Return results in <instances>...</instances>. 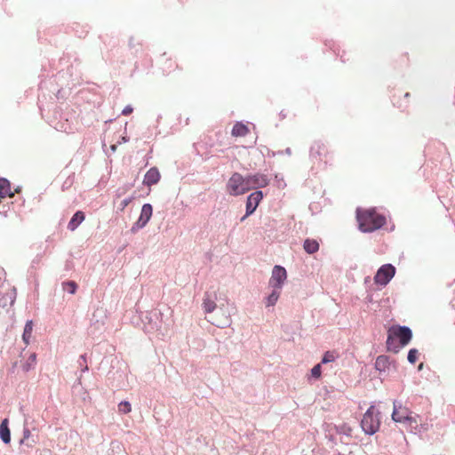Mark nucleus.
<instances>
[{"instance_id": "29", "label": "nucleus", "mask_w": 455, "mask_h": 455, "mask_svg": "<svg viewBox=\"0 0 455 455\" xmlns=\"http://www.w3.org/2000/svg\"><path fill=\"white\" fill-rule=\"evenodd\" d=\"M80 360H82L84 363V367L83 371H88V366L86 364V357H85V355H81Z\"/></svg>"}, {"instance_id": "5", "label": "nucleus", "mask_w": 455, "mask_h": 455, "mask_svg": "<svg viewBox=\"0 0 455 455\" xmlns=\"http://www.w3.org/2000/svg\"><path fill=\"white\" fill-rule=\"evenodd\" d=\"M380 426L379 412L371 405L363 414L361 420V427L363 432L367 435L375 434Z\"/></svg>"}, {"instance_id": "12", "label": "nucleus", "mask_w": 455, "mask_h": 455, "mask_svg": "<svg viewBox=\"0 0 455 455\" xmlns=\"http://www.w3.org/2000/svg\"><path fill=\"white\" fill-rule=\"evenodd\" d=\"M161 174L156 167L150 168L145 174L143 184L147 187L156 185L160 180Z\"/></svg>"}, {"instance_id": "24", "label": "nucleus", "mask_w": 455, "mask_h": 455, "mask_svg": "<svg viewBox=\"0 0 455 455\" xmlns=\"http://www.w3.org/2000/svg\"><path fill=\"white\" fill-rule=\"evenodd\" d=\"M63 288L69 293L74 294L76 291L77 284L74 281H68L63 283Z\"/></svg>"}, {"instance_id": "3", "label": "nucleus", "mask_w": 455, "mask_h": 455, "mask_svg": "<svg viewBox=\"0 0 455 455\" xmlns=\"http://www.w3.org/2000/svg\"><path fill=\"white\" fill-rule=\"evenodd\" d=\"M226 191L229 196H239L250 191L247 176L234 172L226 184Z\"/></svg>"}, {"instance_id": "6", "label": "nucleus", "mask_w": 455, "mask_h": 455, "mask_svg": "<svg viewBox=\"0 0 455 455\" xmlns=\"http://www.w3.org/2000/svg\"><path fill=\"white\" fill-rule=\"evenodd\" d=\"M418 418V416L412 417L411 412L407 408L403 407L401 405H394L392 419L395 422H407L411 429H417Z\"/></svg>"}, {"instance_id": "32", "label": "nucleus", "mask_w": 455, "mask_h": 455, "mask_svg": "<svg viewBox=\"0 0 455 455\" xmlns=\"http://www.w3.org/2000/svg\"><path fill=\"white\" fill-rule=\"evenodd\" d=\"M409 96H410V93H409V92H406V93L404 94V97H409Z\"/></svg>"}, {"instance_id": "26", "label": "nucleus", "mask_w": 455, "mask_h": 455, "mask_svg": "<svg viewBox=\"0 0 455 455\" xmlns=\"http://www.w3.org/2000/svg\"><path fill=\"white\" fill-rule=\"evenodd\" d=\"M418 350L415 349V348H412L409 351L408 353V361L411 363H415L417 359H418Z\"/></svg>"}, {"instance_id": "8", "label": "nucleus", "mask_w": 455, "mask_h": 455, "mask_svg": "<svg viewBox=\"0 0 455 455\" xmlns=\"http://www.w3.org/2000/svg\"><path fill=\"white\" fill-rule=\"evenodd\" d=\"M286 278L287 273L285 268L281 266H275L269 279V285L273 289H281Z\"/></svg>"}, {"instance_id": "14", "label": "nucleus", "mask_w": 455, "mask_h": 455, "mask_svg": "<svg viewBox=\"0 0 455 455\" xmlns=\"http://www.w3.org/2000/svg\"><path fill=\"white\" fill-rule=\"evenodd\" d=\"M85 215L84 212L77 211L68 224V228L71 231H74L77 228V227L84 220Z\"/></svg>"}, {"instance_id": "10", "label": "nucleus", "mask_w": 455, "mask_h": 455, "mask_svg": "<svg viewBox=\"0 0 455 455\" xmlns=\"http://www.w3.org/2000/svg\"><path fill=\"white\" fill-rule=\"evenodd\" d=\"M247 179L250 190L265 188L269 183L267 176L262 173L247 175Z\"/></svg>"}, {"instance_id": "7", "label": "nucleus", "mask_w": 455, "mask_h": 455, "mask_svg": "<svg viewBox=\"0 0 455 455\" xmlns=\"http://www.w3.org/2000/svg\"><path fill=\"white\" fill-rule=\"evenodd\" d=\"M395 274V267L391 264L381 266L374 276L376 284L386 286Z\"/></svg>"}, {"instance_id": "9", "label": "nucleus", "mask_w": 455, "mask_h": 455, "mask_svg": "<svg viewBox=\"0 0 455 455\" xmlns=\"http://www.w3.org/2000/svg\"><path fill=\"white\" fill-rule=\"evenodd\" d=\"M262 198H263L262 191L257 190V191L250 194V196L247 197V201H246V213L242 218V220H241L242 221L244 220L248 216H250L256 211V209H257L259 204L260 203V201L262 200Z\"/></svg>"}, {"instance_id": "15", "label": "nucleus", "mask_w": 455, "mask_h": 455, "mask_svg": "<svg viewBox=\"0 0 455 455\" xmlns=\"http://www.w3.org/2000/svg\"><path fill=\"white\" fill-rule=\"evenodd\" d=\"M6 196L13 197L14 193L11 191V184L9 180L4 178H0V198Z\"/></svg>"}, {"instance_id": "1", "label": "nucleus", "mask_w": 455, "mask_h": 455, "mask_svg": "<svg viewBox=\"0 0 455 455\" xmlns=\"http://www.w3.org/2000/svg\"><path fill=\"white\" fill-rule=\"evenodd\" d=\"M411 338L412 332L409 327L393 325L387 330V347L389 351L398 353L410 343Z\"/></svg>"}, {"instance_id": "16", "label": "nucleus", "mask_w": 455, "mask_h": 455, "mask_svg": "<svg viewBox=\"0 0 455 455\" xmlns=\"http://www.w3.org/2000/svg\"><path fill=\"white\" fill-rule=\"evenodd\" d=\"M0 437L4 443L11 442V433L8 427V419H4L0 424Z\"/></svg>"}, {"instance_id": "33", "label": "nucleus", "mask_w": 455, "mask_h": 455, "mask_svg": "<svg viewBox=\"0 0 455 455\" xmlns=\"http://www.w3.org/2000/svg\"><path fill=\"white\" fill-rule=\"evenodd\" d=\"M122 140L124 141V142L127 141L125 137H123Z\"/></svg>"}, {"instance_id": "4", "label": "nucleus", "mask_w": 455, "mask_h": 455, "mask_svg": "<svg viewBox=\"0 0 455 455\" xmlns=\"http://www.w3.org/2000/svg\"><path fill=\"white\" fill-rule=\"evenodd\" d=\"M309 156L313 164L321 166L322 164H328L331 160L332 154L326 143L317 140L312 144Z\"/></svg>"}, {"instance_id": "25", "label": "nucleus", "mask_w": 455, "mask_h": 455, "mask_svg": "<svg viewBox=\"0 0 455 455\" xmlns=\"http://www.w3.org/2000/svg\"><path fill=\"white\" fill-rule=\"evenodd\" d=\"M311 375L315 379H320L322 375L321 364L315 365L311 370Z\"/></svg>"}, {"instance_id": "20", "label": "nucleus", "mask_w": 455, "mask_h": 455, "mask_svg": "<svg viewBox=\"0 0 455 455\" xmlns=\"http://www.w3.org/2000/svg\"><path fill=\"white\" fill-rule=\"evenodd\" d=\"M203 307L205 313H212L217 307V305L212 299L209 298L208 295H206L204 299Z\"/></svg>"}, {"instance_id": "2", "label": "nucleus", "mask_w": 455, "mask_h": 455, "mask_svg": "<svg viewBox=\"0 0 455 455\" xmlns=\"http://www.w3.org/2000/svg\"><path fill=\"white\" fill-rule=\"evenodd\" d=\"M356 218L363 232H373L386 224V217L375 209L357 210Z\"/></svg>"}, {"instance_id": "23", "label": "nucleus", "mask_w": 455, "mask_h": 455, "mask_svg": "<svg viewBox=\"0 0 455 455\" xmlns=\"http://www.w3.org/2000/svg\"><path fill=\"white\" fill-rule=\"evenodd\" d=\"M118 411L121 413L127 414L132 411V405L129 402L124 401L118 404Z\"/></svg>"}, {"instance_id": "30", "label": "nucleus", "mask_w": 455, "mask_h": 455, "mask_svg": "<svg viewBox=\"0 0 455 455\" xmlns=\"http://www.w3.org/2000/svg\"><path fill=\"white\" fill-rule=\"evenodd\" d=\"M110 148H111V150H112V151H116V148H117V146H116V144H114V145H112Z\"/></svg>"}, {"instance_id": "19", "label": "nucleus", "mask_w": 455, "mask_h": 455, "mask_svg": "<svg viewBox=\"0 0 455 455\" xmlns=\"http://www.w3.org/2000/svg\"><path fill=\"white\" fill-rule=\"evenodd\" d=\"M33 331V322L31 320L28 321L25 324L22 339L24 342L28 345L29 343V339L31 338Z\"/></svg>"}, {"instance_id": "27", "label": "nucleus", "mask_w": 455, "mask_h": 455, "mask_svg": "<svg viewBox=\"0 0 455 455\" xmlns=\"http://www.w3.org/2000/svg\"><path fill=\"white\" fill-rule=\"evenodd\" d=\"M132 201V198H126L124 200L122 201L121 203V210H124Z\"/></svg>"}, {"instance_id": "11", "label": "nucleus", "mask_w": 455, "mask_h": 455, "mask_svg": "<svg viewBox=\"0 0 455 455\" xmlns=\"http://www.w3.org/2000/svg\"><path fill=\"white\" fill-rule=\"evenodd\" d=\"M152 213H153L152 205L150 204H145L141 208V212H140V218L137 220V222L135 223V226L132 227V230L133 231L135 229V228H141L145 227L148 224V222L149 221V220L151 219Z\"/></svg>"}, {"instance_id": "21", "label": "nucleus", "mask_w": 455, "mask_h": 455, "mask_svg": "<svg viewBox=\"0 0 455 455\" xmlns=\"http://www.w3.org/2000/svg\"><path fill=\"white\" fill-rule=\"evenodd\" d=\"M281 289H274L271 294L267 298L266 306H274L279 299Z\"/></svg>"}, {"instance_id": "17", "label": "nucleus", "mask_w": 455, "mask_h": 455, "mask_svg": "<svg viewBox=\"0 0 455 455\" xmlns=\"http://www.w3.org/2000/svg\"><path fill=\"white\" fill-rule=\"evenodd\" d=\"M389 367V359L386 355H379L375 361V368L379 371H385Z\"/></svg>"}, {"instance_id": "18", "label": "nucleus", "mask_w": 455, "mask_h": 455, "mask_svg": "<svg viewBox=\"0 0 455 455\" xmlns=\"http://www.w3.org/2000/svg\"><path fill=\"white\" fill-rule=\"evenodd\" d=\"M303 247L307 253L312 254L319 250V243L315 239H306Z\"/></svg>"}, {"instance_id": "31", "label": "nucleus", "mask_w": 455, "mask_h": 455, "mask_svg": "<svg viewBox=\"0 0 455 455\" xmlns=\"http://www.w3.org/2000/svg\"><path fill=\"white\" fill-rule=\"evenodd\" d=\"M423 367V363H420L419 366V369L421 370Z\"/></svg>"}, {"instance_id": "13", "label": "nucleus", "mask_w": 455, "mask_h": 455, "mask_svg": "<svg viewBox=\"0 0 455 455\" xmlns=\"http://www.w3.org/2000/svg\"><path fill=\"white\" fill-rule=\"evenodd\" d=\"M250 132L248 125L242 122H236L231 131V134L234 137H244Z\"/></svg>"}, {"instance_id": "22", "label": "nucleus", "mask_w": 455, "mask_h": 455, "mask_svg": "<svg viewBox=\"0 0 455 455\" xmlns=\"http://www.w3.org/2000/svg\"><path fill=\"white\" fill-rule=\"evenodd\" d=\"M337 358V355L334 351H327L324 353L323 358H322V363H328L334 362Z\"/></svg>"}, {"instance_id": "28", "label": "nucleus", "mask_w": 455, "mask_h": 455, "mask_svg": "<svg viewBox=\"0 0 455 455\" xmlns=\"http://www.w3.org/2000/svg\"><path fill=\"white\" fill-rule=\"evenodd\" d=\"M133 111V108L131 106H126L123 111L122 114L124 116L130 115Z\"/></svg>"}]
</instances>
